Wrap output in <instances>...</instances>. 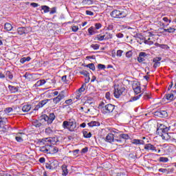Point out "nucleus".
<instances>
[{
	"mask_svg": "<svg viewBox=\"0 0 176 176\" xmlns=\"http://www.w3.org/2000/svg\"><path fill=\"white\" fill-rule=\"evenodd\" d=\"M54 119H56V116L54 113H51L50 117L44 114L40 116L38 120H34L32 125L36 128L42 127V126H46V124H52Z\"/></svg>",
	"mask_w": 176,
	"mask_h": 176,
	"instance_id": "obj_1",
	"label": "nucleus"
},
{
	"mask_svg": "<svg viewBox=\"0 0 176 176\" xmlns=\"http://www.w3.org/2000/svg\"><path fill=\"white\" fill-rule=\"evenodd\" d=\"M169 130L170 127L166 126L163 124H157V134H158L160 137H162V140L165 141H168V140L171 138V136L168 135Z\"/></svg>",
	"mask_w": 176,
	"mask_h": 176,
	"instance_id": "obj_2",
	"label": "nucleus"
},
{
	"mask_svg": "<svg viewBox=\"0 0 176 176\" xmlns=\"http://www.w3.org/2000/svg\"><path fill=\"white\" fill-rule=\"evenodd\" d=\"M100 108V111L104 115H108L109 113H112L115 110V105L112 104H107L105 106H102V104L99 106Z\"/></svg>",
	"mask_w": 176,
	"mask_h": 176,
	"instance_id": "obj_3",
	"label": "nucleus"
},
{
	"mask_svg": "<svg viewBox=\"0 0 176 176\" xmlns=\"http://www.w3.org/2000/svg\"><path fill=\"white\" fill-rule=\"evenodd\" d=\"M110 15L114 19H123L127 16V13L125 11L113 10Z\"/></svg>",
	"mask_w": 176,
	"mask_h": 176,
	"instance_id": "obj_4",
	"label": "nucleus"
},
{
	"mask_svg": "<svg viewBox=\"0 0 176 176\" xmlns=\"http://www.w3.org/2000/svg\"><path fill=\"white\" fill-rule=\"evenodd\" d=\"M125 90L126 89L123 87H120V86L115 87L113 94L116 98H119V97H120V96L123 94Z\"/></svg>",
	"mask_w": 176,
	"mask_h": 176,
	"instance_id": "obj_5",
	"label": "nucleus"
},
{
	"mask_svg": "<svg viewBox=\"0 0 176 176\" xmlns=\"http://www.w3.org/2000/svg\"><path fill=\"white\" fill-rule=\"evenodd\" d=\"M106 142L112 144V142H118L119 144L122 143V140L116 139L115 135L113 133H109L106 136Z\"/></svg>",
	"mask_w": 176,
	"mask_h": 176,
	"instance_id": "obj_6",
	"label": "nucleus"
},
{
	"mask_svg": "<svg viewBox=\"0 0 176 176\" xmlns=\"http://www.w3.org/2000/svg\"><path fill=\"white\" fill-rule=\"evenodd\" d=\"M132 87L135 94H140L141 93V84L138 81H133L132 83Z\"/></svg>",
	"mask_w": 176,
	"mask_h": 176,
	"instance_id": "obj_7",
	"label": "nucleus"
},
{
	"mask_svg": "<svg viewBox=\"0 0 176 176\" xmlns=\"http://www.w3.org/2000/svg\"><path fill=\"white\" fill-rule=\"evenodd\" d=\"M2 115H3V111H0V130L1 131H6V127H5V121L6 120V118L2 117Z\"/></svg>",
	"mask_w": 176,
	"mask_h": 176,
	"instance_id": "obj_8",
	"label": "nucleus"
},
{
	"mask_svg": "<svg viewBox=\"0 0 176 176\" xmlns=\"http://www.w3.org/2000/svg\"><path fill=\"white\" fill-rule=\"evenodd\" d=\"M47 82H56L55 79H50V78H47L46 80L45 79H41L38 80L34 86L36 87H41V86H43V85H45V83H46Z\"/></svg>",
	"mask_w": 176,
	"mask_h": 176,
	"instance_id": "obj_9",
	"label": "nucleus"
},
{
	"mask_svg": "<svg viewBox=\"0 0 176 176\" xmlns=\"http://www.w3.org/2000/svg\"><path fill=\"white\" fill-rule=\"evenodd\" d=\"M65 98V91H62L56 98L53 99L54 104H58L61 100Z\"/></svg>",
	"mask_w": 176,
	"mask_h": 176,
	"instance_id": "obj_10",
	"label": "nucleus"
},
{
	"mask_svg": "<svg viewBox=\"0 0 176 176\" xmlns=\"http://www.w3.org/2000/svg\"><path fill=\"white\" fill-rule=\"evenodd\" d=\"M50 101V100H49V99H45V100L40 101L38 103V104L35 106L34 111H38L39 109L43 108V107H45V105H46V103L49 102Z\"/></svg>",
	"mask_w": 176,
	"mask_h": 176,
	"instance_id": "obj_11",
	"label": "nucleus"
},
{
	"mask_svg": "<svg viewBox=\"0 0 176 176\" xmlns=\"http://www.w3.org/2000/svg\"><path fill=\"white\" fill-rule=\"evenodd\" d=\"M76 129V122L74 120H69V131H74Z\"/></svg>",
	"mask_w": 176,
	"mask_h": 176,
	"instance_id": "obj_12",
	"label": "nucleus"
},
{
	"mask_svg": "<svg viewBox=\"0 0 176 176\" xmlns=\"http://www.w3.org/2000/svg\"><path fill=\"white\" fill-rule=\"evenodd\" d=\"M19 35H23V34H28L30 31V28H19L17 29Z\"/></svg>",
	"mask_w": 176,
	"mask_h": 176,
	"instance_id": "obj_13",
	"label": "nucleus"
},
{
	"mask_svg": "<svg viewBox=\"0 0 176 176\" xmlns=\"http://www.w3.org/2000/svg\"><path fill=\"white\" fill-rule=\"evenodd\" d=\"M144 149L146 151H151V152H157L156 147L151 144H145Z\"/></svg>",
	"mask_w": 176,
	"mask_h": 176,
	"instance_id": "obj_14",
	"label": "nucleus"
},
{
	"mask_svg": "<svg viewBox=\"0 0 176 176\" xmlns=\"http://www.w3.org/2000/svg\"><path fill=\"white\" fill-rule=\"evenodd\" d=\"M58 152V148L56 146L48 144V153L53 154L57 153Z\"/></svg>",
	"mask_w": 176,
	"mask_h": 176,
	"instance_id": "obj_15",
	"label": "nucleus"
},
{
	"mask_svg": "<svg viewBox=\"0 0 176 176\" xmlns=\"http://www.w3.org/2000/svg\"><path fill=\"white\" fill-rule=\"evenodd\" d=\"M3 112V115L4 113H6V115H9V113L14 114L16 111L14 110V109H13L12 107H8V108L5 109Z\"/></svg>",
	"mask_w": 176,
	"mask_h": 176,
	"instance_id": "obj_16",
	"label": "nucleus"
},
{
	"mask_svg": "<svg viewBox=\"0 0 176 176\" xmlns=\"http://www.w3.org/2000/svg\"><path fill=\"white\" fill-rule=\"evenodd\" d=\"M132 144L134 145H144L145 142L142 140L134 139L132 140Z\"/></svg>",
	"mask_w": 176,
	"mask_h": 176,
	"instance_id": "obj_17",
	"label": "nucleus"
},
{
	"mask_svg": "<svg viewBox=\"0 0 176 176\" xmlns=\"http://www.w3.org/2000/svg\"><path fill=\"white\" fill-rule=\"evenodd\" d=\"M31 104H25L22 107L23 112H30L31 111Z\"/></svg>",
	"mask_w": 176,
	"mask_h": 176,
	"instance_id": "obj_18",
	"label": "nucleus"
},
{
	"mask_svg": "<svg viewBox=\"0 0 176 176\" xmlns=\"http://www.w3.org/2000/svg\"><path fill=\"white\" fill-rule=\"evenodd\" d=\"M39 151L43 153H49V144L40 147Z\"/></svg>",
	"mask_w": 176,
	"mask_h": 176,
	"instance_id": "obj_19",
	"label": "nucleus"
},
{
	"mask_svg": "<svg viewBox=\"0 0 176 176\" xmlns=\"http://www.w3.org/2000/svg\"><path fill=\"white\" fill-rule=\"evenodd\" d=\"M113 36V35L108 32H106L103 34V38H104V41H108L109 39H112Z\"/></svg>",
	"mask_w": 176,
	"mask_h": 176,
	"instance_id": "obj_20",
	"label": "nucleus"
},
{
	"mask_svg": "<svg viewBox=\"0 0 176 176\" xmlns=\"http://www.w3.org/2000/svg\"><path fill=\"white\" fill-rule=\"evenodd\" d=\"M97 30H96V28L94 26H91L89 29H88V33L89 35L91 36V35H96V34H97Z\"/></svg>",
	"mask_w": 176,
	"mask_h": 176,
	"instance_id": "obj_21",
	"label": "nucleus"
},
{
	"mask_svg": "<svg viewBox=\"0 0 176 176\" xmlns=\"http://www.w3.org/2000/svg\"><path fill=\"white\" fill-rule=\"evenodd\" d=\"M89 127H98L100 126V122L97 121H91L88 124Z\"/></svg>",
	"mask_w": 176,
	"mask_h": 176,
	"instance_id": "obj_22",
	"label": "nucleus"
},
{
	"mask_svg": "<svg viewBox=\"0 0 176 176\" xmlns=\"http://www.w3.org/2000/svg\"><path fill=\"white\" fill-rule=\"evenodd\" d=\"M4 30H6V31H12L13 26L10 23H6L4 25Z\"/></svg>",
	"mask_w": 176,
	"mask_h": 176,
	"instance_id": "obj_23",
	"label": "nucleus"
},
{
	"mask_svg": "<svg viewBox=\"0 0 176 176\" xmlns=\"http://www.w3.org/2000/svg\"><path fill=\"white\" fill-rule=\"evenodd\" d=\"M141 97H142V94H140V95H138L135 96H133L131 98L129 102H133L134 101H137L138 100H140L141 98Z\"/></svg>",
	"mask_w": 176,
	"mask_h": 176,
	"instance_id": "obj_24",
	"label": "nucleus"
},
{
	"mask_svg": "<svg viewBox=\"0 0 176 176\" xmlns=\"http://www.w3.org/2000/svg\"><path fill=\"white\" fill-rule=\"evenodd\" d=\"M157 116H160V118H166L167 116V111H161L157 112Z\"/></svg>",
	"mask_w": 176,
	"mask_h": 176,
	"instance_id": "obj_25",
	"label": "nucleus"
},
{
	"mask_svg": "<svg viewBox=\"0 0 176 176\" xmlns=\"http://www.w3.org/2000/svg\"><path fill=\"white\" fill-rule=\"evenodd\" d=\"M51 164V166L52 167V170H54V168H57L58 167V162L56 160L51 161L50 162Z\"/></svg>",
	"mask_w": 176,
	"mask_h": 176,
	"instance_id": "obj_26",
	"label": "nucleus"
},
{
	"mask_svg": "<svg viewBox=\"0 0 176 176\" xmlns=\"http://www.w3.org/2000/svg\"><path fill=\"white\" fill-rule=\"evenodd\" d=\"M63 173L62 175L67 176L68 175V169H67V165L62 166Z\"/></svg>",
	"mask_w": 176,
	"mask_h": 176,
	"instance_id": "obj_27",
	"label": "nucleus"
},
{
	"mask_svg": "<svg viewBox=\"0 0 176 176\" xmlns=\"http://www.w3.org/2000/svg\"><path fill=\"white\" fill-rule=\"evenodd\" d=\"M94 41H99L100 42H102V41H105L104 38V35L98 34L95 36Z\"/></svg>",
	"mask_w": 176,
	"mask_h": 176,
	"instance_id": "obj_28",
	"label": "nucleus"
},
{
	"mask_svg": "<svg viewBox=\"0 0 176 176\" xmlns=\"http://www.w3.org/2000/svg\"><path fill=\"white\" fill-rule=\"evenodd\" d=\"M20 134H24V133H16L15 140H16V141H17V142H23V141H24V140H23V138L20 136Z\"/></svg>",
	"mask_w": 176,
	"mask_h": 176,
	"instance_id": "obj_29",
	"label": "nucleus"
},
{
	"mask_svg": "<svg viewBox=\"0 0 176 176\" xmlns=\"http://www.w3.org/2000/svg\"><path fill=\"white\" fill-rule=\"evenodd\" d=\"M84 138H91V133L88 132L87 131H82Z\"/></svg>",
	"mask_w": 176,
	"mask_h": 176,
	"instance_id": "obj_30",
	"label": "nucleus"
},
{
	"mask_svg": "<svg viewBox=\"0 0 176 176\" xmlns=\"http://www.w3.org/2000/svg\"><path fill=\"white\" fill-rule=\"evenodd\" d=\"M165 98L168 101H173L174 100V94H168L165 96Z\"/></svg>",
	"mask_w": 176,
	"mask_h": 176,
	"instance_id": "obj_31",
	"label": "nucleus"
},
{
	"mask_svg": "<svg viewBox=\"0 0 176 176\" xmlns=\"http://www.w3.org/2000/svg\"><path fill=\"white\" fill-rule=\"evenodd\" d=\"M80 75H83L86 78H88L89 80H90V74L88 73L86 70H82L80 72Z\"/></svg>",
	"mask_w": 176,
	"mask_h": 176,
	"instance_id": "obj_32",
	"label": "nucleus"
},
{
	"mask_svg": "<svg viewBox=\"0 0 176 176\" xmlns=\"http://www.w3.org/2000/svg\"><path fill=\"white\" fill-rule=\"evenodd\" d=\"M26 61H31V57H23L20 59L21 64H24V63H26Z\"/></svg>",
	"mask_w": 176,
	"mask_h": 176,
	"instance_id": "obj_33",
	"label": "nucleus"
},
{
	"mask_svg": "<svg viewBox=\"0 0 176 176\" xmlns=\"http://www.w3.org/2000/svg\"><path fill=\"white\" fill-rule=\"evenodd\" d=\"M62 126L67 130L69 131V121H64L63 122Z\"/></svg>",
	"mask_w": 176,
	"mask_h": 176,
	"instance_id": "obj_34",
	"label": "nucleus"
},
{
	"mask_svg": "<svg viewBox=\"0 0 176 176\" xmlns=\"http://www.w3.org/2000/svg\"><path fill=\"white\" fill-rule=\"evenodd\" d=\"M8 89H10L11 93H16V91H19V89H17V87L12 86V85H9L8 86Z\"/></svg>",
	"mask_w": 176,
	"mask_h": 176,
	"instance_id": "obj_35",
	"label": "nucleus"
},
{
	"mask_svg": "<svg viewBox=\"0 0 176 176\" xmlns=\"http://www.w3.org/2000/svg\"><path fill=\"white\" fill-rule=\"evenodd\" d=\"M160 173H162L163 174H168L170 173L169 168H160L158 169Z\"/></svg>",
	"mask_w": 176,
	"mask_h": 176,
	"instance_id": "obj_36",
	"label": "nucleus"
},
{
	"mask_svg": "<svg viewBox=\"0 0 176 176\" xmlns=\"http://www.w3.org/2000/svg\"><path fill=\"white\" fill-rule=\"evenodd\" d=\"M86 89V85H82L80 89H78V97H80V93H83Z\"/></svg>",
	"mask_w": 176,
	"mask_h": 176,
	"instance_id": "obj_37",
	"label": "nucleus"
},
{
	"mask_svg": "<svg viewBox=\"0 0 176 176\" xmlns=\"http://www.w3.org/2000/svg\"><path fill=\"white\" fill-rule=\"evenodd\" d=\"M164 32H168L169 34L175 32V28H169L168 29H164Z\"/></svg>",
	"mask_w": 176,
	"mask_h": 176,
	"instance_id": "obj_38",
	"label": "nucleus"
},
{
	"mask_svg": "<svg viewBox=\"0 0 176 176\" xmlns=\"http://www.w3.org/2000/svg\"><path fill=\"white\" fill-rule=\"evenodd\" d=\"M41 10H44V13H49V10H50V8L47 6H42Z\"/></svg>",
	"mask_w": 176,
	"mask_h": 176,
	"instance_id": "obj_39",
	"label": "nucleus"
},
{
	"mask_svg": "<svg viewBox=\"0 0 176 176\" xmlns=\"http://www.w3.org/2000/svg\"><path fill=\"white\" fill-rule=\"evenodd\" d=\"M159 162H160L161 163H167V162H168V158L166 157H160L159 158Z\"/></svg>",
	"mask_w": 176,
	"mask_h": 176,
	"instance_id": "obj_40",
	"label": "nucleus"
},
{
	"mask_svg": "<svg viewBox=\"0 0 176 176\" xmlns=\"http://www.w3.org/2000/svg\"><path fill=\"white\" fill-rule=\"evenodd\" d=\"M6 78H8V79H13V74L10 71L6 72Z\"/></svg>",
	"mask_w": 176,
	"mask_h": 176,
	"instance_id": "obj_41",
	"label": "nucleus"
},
{
	"mask_svg": "<svg viewBox=\"0 0 176 176\" xmlns=\"http://www.w3.org/2000/svg\"><path fill=\"white\" fill-rule=\"evenodd\" d=\"M120 140H129V135L127 134H120L119 135Z\"/></svg>",
	"mask_w": 176,
	"mask_h": 176,
	"instance_id": "obj_42",
	"label": "nucleus"
},
{
	"mask_svg": "<svg viewBox=\"0 0 176 176\" xmlns=\"http://www.w3.org/2000/svg\"><path fill=\"white\" fill-rule=\"evenodd\" d=\"M163 21H164V23H167L166 27L170 25V23H171V19H169L167 17H164L162 18Z\"/></svg>",
	"mask_w": 176,
	"mask_h": 176,
	"instance_id": "obj_43",
	"label": "nucleus"
},
{
	"mask_svg": "<svg viewBox=\"0 0 176 176\" xmlns=\"http://www.w3.org/2000/svg\"><path fill=\"white\" fill-rule=\"evenodd\" d=\"M46 141H47V142H51L52 144H53L54 145V144H56V142H57V141H58V140L56 138H54V139H51V140H49L48 138H46L45 139Z\"/></svg>",
	"mask_w": 176,
	"mask_h": 176,
	"instance_id": "obj_44",
	"label": "nucleus"
},
{
	"mask_svg": "<svg viewBox=\"0 0 176 176\" xmlns=\"http://www.w3.org/2000/svg\"><path fill=\"white\" fill-rule=\"evenodd\" d=\"M91 47L94 49V50H98L100 49V45L98 44H92L91 45Z\"/></svg>",
	"mask_w": 176,
	"mask_h": 176,
	"instance_id": "obj_45",
	"label": "nucleus"
},
{
	"mask_svg": "<svg viewBox=\"0 0 176 176\" xmlns=\"http://www.w3.org/2000/svg\"><path fill=\"white\" fill-rule=\"evenodd\" d=\"M146 45H149L150 46L153 45V41H151V38H148L147 40L144 41Z\"/></svg>",
	"mask_w": 176,
	"mask_h": 176,
	"instance_id": "obj_46",
	"label": "nucleus"
},
{
	"mask_svg": "<svg viewBox=\"0 0 176 176\" xmlns=\"http://www.w3.org/2000/svg\"><path fill=\"white\" fill-rule=\"evenodd\" d=\"M45 133L46 134H48V135L53 134V130H52V128L48 127L45 129Z\"/></svg>",
	"mask_w": 176,
	"mask_h": 176,
	"instance_id": "obj_47",
	"label": "nucleus"
},
{
	"mask_svg": "<svg viewBox=\"0 0 176 176\" xmlns=\"http://www.w3.org/2000/svg\"><path fill=\"white\" fill-rule=\"evenodd\" d=\"M87 67L89 68V69H91L92 71H96V66H94L93 63L87 65Z\"/></svg>",
	"mask_w": 176,
	"mask_h": 176,
	"instance_id": "obj_48",
	"label": "nucleus"
},
{
	"mask_svg": "<svg viewBox=\"0 0 176 176\" xmlns=\"http://www.w3.org/2000/svg\"><path fill=\"white\" fill-rule=\"evenodd\" d=\"M102 25L100 23H95V30H100V28H102Z\"/></svg>",
	"mask_w": 176,
	"mask_h": 176,
	"instance_id": "obj_49",
	"label": "nucleus"
},
{
	"mask_svg": "<svg viewBox=\"0 0 176 176\" xmlns=\"http://www.w3.org/2000/svg\"><path fill=\"white\" fill-rule=\"evenodd\" d=\"M45 168L48 170H53V168L52 167V164H50V162H48L45 164Z\"/></svg>",
	"mask_w": 176,
	"mask_h": 176,
	"instance_id": "obj_50",
	"label": "nucleus"
},
{
	"mask_svg": "<svg viewBox=\"0 0 176 176\" xmlns=\"http://www.w3.org/2000/svg\"><path fill=\"white\" fill-rule=\"evenodd\" d=\"M78 30H79V27L76 25H73L72 27V30L73 31V32H76Z\"/></svg>",
	"mask_w": 176,
	"mask_h": 176,
	"instance_id": "obj_51",
	"label": "nucleus"
},
{
	"mask_svg": "<svg viewBox=\"0 0 176 176\" xmlns=\"http://www.w3.org/2000/svg\"><path fill=\"white\" fill-rule=\"evenodd\" d=\"M98 69H105V68H107V67L105 66V65L99 64L98 65Z\"/></svg>",
	"mask_w": 176,
	"mask_h": 176,
	"instance_id": "obj_52",
	"label": "nucleus"
},
{
	"mask_svg": "<svg viewBox=\"0 0 176 176\" xmlns=\"http://www.w3.org/2000/svg\"><path fill=\"white\" fill-rule=\"evenodd\" d=\"M160 47L161 49H170V47H168V45L166 44H161V45H160Z\"/></svg>",
	"mask_w": 176,
	"mask_h": 176,
	"instance_id": "obj_53",
	"label": "nucleus"
},
{
	"mask_svg": "<svg viewBox=\"0 0 176 176\" xmlns=\"http://www.w3.org/2000/svg\"><path fill=\"white\" fill-rule=\"evenodd\" d=\"M162 60V58L156 57L153 59V63H160V61Z\"/></svg>",
	"mask_w": 176,
	"mask_h": 176,
	"instance_id": "obj_54",
	"label": "nucleus"
},
{
	"mask_svg": "<svg viewBox=\"0 0 176 176\" xmlns=\"http://www.w3.org/2000/svg\"><path fill=\"white\" fill-rule=\"evenodd\" d=\"M107 30L108 31H112L113 30V24L108 25Z\"/></svg>",
	"mask_w": 176,
	"mask_h": 176,
	"instance_id": "obj_55",
	"label": "nucleus"
},
{
	"mask_svg": "<svg viewBox=\"0 0 176 176\" xmlns=\"http://www.w3.org/2000/svg\"><path fill=\"white\" fill-rule=\"evenodd\" d=\"M122 54H123V51L119 50L117 51L118 57H122Z\"/></svg>",
	"mask_w": 176,
	"mask_h": 176,
	"instance_id": "obj_56",
	"label": "nucleus"
},
{
	"mask_svg": "<svg viewBox=\"0 0 176 176\" xmlns=\"http://www.w3.org/2000/svg\"><path fill=\"white\" fill-rule=\"evenodd\" d=\"M65 104L67 105H71V104H72V99L65 100Z\"/></svg>",
	"mask_w": 176,
	"mask_h": 176,
	"instance_id": "obj_57",
	"label": "nucleus"
},
{
	"mask_svg": "<svg viewBox=\"0 0 176 176\" xmlns=\"http://www.w3.org/2000/svg\"><path fill=\"white\" fill-rule=\"evenodd\" d=\"M86 14H87V16H94V12H93L90 10H87Z\"/></svg>",
	"mask_w": 176,
	"mask_h": 176,
	"instance_id": "obj_58",
	"label": "nucleus"
},
{
	"mask_svg": "<svg viewBox=\"0 0 176 176\" xmlns=\"http://www.w3.org/2000/svg\"><path fill=\"white\" fill-rule=\"evenodd\" d=\"M105 97H106L107 100H111V93L107 92L105 94Z\"/></svg>",
	"mask_w": 176,
	"mask_h": 176,
	"instance_id": "obj_59",
	"label": "nucleus"
},
{
	"mask_svg": "<svg viewBox=\"0 0 176 176\" xmlns=\"http://www.w3.org/2000/svg\"><path fill=\"white\" fill-rule=\"evenodd\" d=\"M116 36H117V38H122L124 36V34H122V33H118Z\"/></svg>",
	"mask_w": 176,
	"mask_h": 176,
	"instance_id": "obj_60",
	"label": "nucleus"
},
{
	"mask_svg": "<svg viewBox=\"0 0 176 176\" xmlns=\"http://www.w3.org/2000/svg\"><path fill=\"white\" fill-rule=\"evenodd\" d=\"M88 151H89V148L85 147L81 150V152L82 153H87Z\"/></svg>",
	"mask_w": 176,
	"mask_h": 176,
	"instance_id": "obj_61",
	"label": "nucleus"
},
{
	"mask_svg": "<svg viewBox=\"0 0 176 176\" xmlns=\"http://www.w3.org/2000/svg\"><path fill=\"white\" fill-rule=\"evenodd\" d=\"M56 8H52V10H50V14H54V13H56Z\"/></svg>",
	"mask_w": 176,
	"mask_h": 176,
	"instance_id": "obj_62",
	"label": "nucleus"
},
{
	"mask_svg": "<svg viewBox=\"0 0 176 176\" xmlns=\"http://www.w3.org/2000/svg\"><path fill=\"white\" fill-rule=\"evenodd\" d=\"M139 56L144 58V57H146V53H145V52H140V54H139Z\"/></svg>",
	"mask_w": 176,
	"mask_h": 176,
	"instance_id": "obj_63",
	"label": "nucleus"
},
{
	"mask_svg": "<svg viewBox=\"0 0 176 176\" xmlns=\"http://www.w3.org/2000/svg\"><path fill=\"white\" fill-rule=\"evenodd\" d=\"M138 61L139 63H142V61H145V58H142V57H141V56H139V57L138 58Z\"/></svg>",
	"mask_w": 176,
	"mask_h": 176,
	"instance_id": "obj_64",
	"label": "nucleus"
}]
</instances>
